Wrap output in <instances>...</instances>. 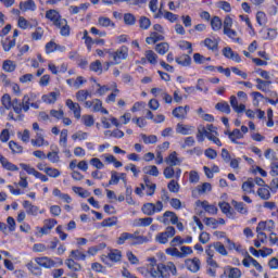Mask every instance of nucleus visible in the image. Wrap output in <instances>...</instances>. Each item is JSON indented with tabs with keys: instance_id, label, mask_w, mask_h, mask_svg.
Listing matches in <instances>:
<instances>
[{
	"instance_id": "nucleus-1",
	"label": "nucleus",
	"mask_w": 278,
	"mask_h": 278,
	"mask_svg": "<svg viewBox=\"0 0 278 278\" xmlns=\"http://www.w3.org/2000/svg\"><path fill=\"white\" fill-rule=\"evenodd\" d=\"M150 275L154 278H170V275H177V266L173 262H167V264L161 263L156 268L150 269Z\"/></svg>"
},
{
	"instance_id": "nucleus-2",
	"label": "nucleus",
	"mask_w": 278,
	"mask_h": 278,
	"mask_svg": "<svg viewBox=\"0 0 278 278\" xmlns=\"http://www.w3.org/2000/svg\"><path fill=\"white\" fill-rule=\"evenodd\" d=\"M1 103L5 108V110H13L15 114L21 115L23 112V102L18 100V98H14L12 100V97H10V94L4 93L1 98Z\"/></svg>"
},
{
	"instance_id": "nucleus-3",
	"label": "nucleus",
	"mask_w": 278,
	"mask_h": 278,
	"mask_svg": "<svg viewBox=\"0 0 278 278\" xmlns=\"http://www.w3.org/2000/svg\"><path fill=\"white\" fill-rule=\"evenodd\" d=\"M164 210V203L162 201H156V203H144L141 207V212L146 216H154V214H160Z\"/></svg>"
},
{
	"instance_id": "nucleus-4",
	"label": "nucleus",
	"mask_w": 278,
	"mask_h": 278,
	"mask_svg": "<svg viewBox=\"0 0 278 278\" xmlns=\"http://www.w3.org/2000/svg\"><path fill=\"white\" fill-rule=\"evenodd\" d=\"M175 233H177L175 227L168 226L165 231L159 232L155 236V242H157L159 244H168V240H170V238H174Z\"/></svg>"
},
{
	"instance_id": "nucleus-5",
	"label": "nucleus",
	"mask_w": 278,
	"mask_h": 278,
	"mask_svg": "<svg viewBox=\"0 0 278 278\" xmlns=\"http://www.w3.org/2000/svg\"><path fill=\"white\" fill-rule=\"evenodd\" d=\"M109 56L112 58L113 61H115V64H121L123 60H127V58L129 56V49L123 46L114 52H109Z\"/></svg>"
},
{
	"instance_id": "nucleus-6",
	"label": "nucleus",
	"mask_w": 278,
	"mask_h": 278,
	"mask_svg": "<svg viewBox=\"0 0 278 278\" xmlns=\"http://www.w3.org/2000/svg\"><path fill=\"white\" fill-rule=\"evenodd\" d=\"M46 18L48 21H50V23H52L54 25V27H56L58 25L62 23H64V18L62 17V15L60 14V12H58V10L55 9H50L46 12Z\"/></svg>"
},
{
	"instance_id": "nucleus-7",
	"label": "nucleus",
	"mask_w": 278,
	"mask_h": 278,
	"mask_svg": "<svg viewBox=\"0 0 278 278\" xmlns=\"http://www.w3.org/2000/svg\"><path fill=\"white\" fill-rule=\"evenodd\" d=\"M35 262L40 266V268L51 269L56 266L55 261L49 256L35 257Z\"/></svg>"
},
{
	"instance_id": "nucleus-8",
	"label": "nucleus",
	"mask_w": 278,
	"mask_h": 278,
	"mask_svg": "<svg viewBox=\"0 0 278 278\" xmlns=\"http://www.w3.org/2000/svg\"><path fill=\"white\" fill-rule=\"evenodd\" d=\"M168 218L172 225H177V223L179 222V217L173 211H166L163 214V217H157L156 220H159L160 223H163V225H168Z\"/></svg>"
},
{
	"instance_id": "nucleus-9",
	"label": "nucleus",
	"mask_w": 278,
	"mask_h": 278,
	"mask_svg": "<svg viewBox=\"0 0 278 278\" xmlns=\"http://www.w3.org/2000/svg\"><path fill=\"white\" fill-rule=\"evenodd\" d=\"M185 266L190 273H199V270H201V260H199V257L187 258Z\"/></svg>"
},
{
	"instance_id": "nucleus-10",
	"label": "nucleus",
	"mask_w": 278,
	"mask_h": 278,
	"mask_svg": "<svg viewBox=\"0 0 278 278\" xmlns=\"http://www.w3.org/2000/svg\"><path fill=\"white\" fill-rule=\"evenodd\" d=\"M23 207L26 210V214L28 216H38V214H45V211H40V207L31 204L29 200H25L23 202Z\"/></svg>"
},
{
	"instance_id": "nucleus-11",
	"label": "nucleus",
	"mask_w": 278,
	"mask_h": 278,
	"mask_svg": "<svg viewBox=\"0 0 278 278\" xmlns=\"http://www.w3.org/2000/svg\"><path fill=\"white\" fill-rule=\"evenodd\" d=\"M65 105L66 108H68V110H71V112H73L74 118H77V121L81 118V106L79 105V103L73 102V100L67 99L65 101Z\"/></svg>"
},
{
	"instance_id": "nucleus-12",
	"label": "nucleus",
	"mask_w": 278,
	"mask_h": 278,
	"mask_svg": "<svg viewBox=\"0 0 278 278\" xmlns=\"http://www.w3.org/2000/svg\"><path fill=\"white\" fill-rule=\"evenodd\" d=\"M163 175L165 179H173L175 177L177 180H179V177H181V168H174L173 165H169L164 168Z\"/></svg>"
},
{
	"instance_id": "nucleus-13",
	"label": "nucleus",
	"mask_w": 278,
	"mask_h": 278,
	"mask_svg": "<svg viewBox=\"0 0 278 278\" xmlns=\"http://www.w3.org/2000/svg\"><path fill=\"white\" fill-rule=\"evenodd\" d=\"M223 55L228 60H233V62H237V63L242 62L240 54L233 52V50L230 47H226L223 49Z\"/></svg>"
},
{
	"instance_id": "nucleus-14",
	"label": "nucleus",
	"mask_w": 278,
	"mask_h": 278,
	"mask_svg": "<svg viewBox=\"0 0 278 278\" xmlns=\"http://www.w3.org/2000/svg\"><path fill=\"white\" fill-rule=\"evenodd\" d=\"M241 190L245 194H255V181L253 178H248V180L242 184Z\"/></svg>"
},
{
	"instance_id": "nucleus-15",
	"label": "nucleus",
	"mask_w": 278,
	"mask_h": 278,
	"mask_svg": "<svg viewBox=\"0 0 278 278\" xmlns=\"http://www.w3.org/2000/svg\"><path fill=\"white\" fill-rule=\"evenodd\" d=\"M230 105L237 114H242V112H247V105H244L243 103L238 104V98L236 96L230 97Z\"/></svg>"
},
{
	"instance_id": "nucleus-16",
	"label": "nucleus",
	"mask_w": 278,
	"mask_h": 278,
	"mask_svg": "<svg viewBox=\"0 0 278 278\" xmlns=\"http://www.w3.org/2000/svg\"><path fill=\"white\" fill-rule=\"evenodd\" d=\"M194 131V127L190 125L177 124L176 134H180L181 136H190Z\"/></svg>"
},
{
	"instance_id": "nucleus-17",
	"label": "nucleus",
	"mask_w": 278,
	"mask_h": 278,
	"mask_svg": "<svg viewBox=\"0 0 278 278\" xmlns=\"http://www.w3.org/2000/svg\"><path fill=\"white\" fill-rule=\"evenodd\" d=\"M55 27L60 29L61 36H64L65 38L71 36V26L68 25V21H66V18H64L63 22L58 24Z\"/></svg>"
},
{
	"instance_id": "nucleus-18",
	"label": "nucleus",
	"mask_w": 278,
	"mask_h": 278,
	"mask_svg": "<svg viewBox=\"0 0 278 278\" xmlns=\"http://www.w3.org/2000/svg\"><path fill=\"white\" fill-rule=\"evenodd\" d=\"M228 135V138L233 144H240L238 140H242L244 138V134L240 131V129L236 128L231 132H226Z\"/></svg>"
},
{
	"instance_id": "nucleus-19",
	"label": "nucleus",
	"mask_w": 278,
	"mask_h": 278,
	"mask_svg": "<svg viewBox=\"0 0 278 278\" xmlns=\"http://www.w3.org/2000/svg\"><path fill=\"white\" fill-rule=\"evenodd\" d=\"M256 194L263 201H268L270 199V185H266L265 187L258 188Z\"/></svg>"
},
{
	"instance_id": "nucleus-20",
	"label": "nucleus",
	"mask_w": 278,
	"mask_h": 278,
	"mask_svg": "<svg viewBox=\"0 0 278 278\" xmlns=\"http://www.w3.org/2000/svg\"><path fill=\"white\" fill-rule=\"evenodd\" d=\"M0 164L2 165V167L5 168V170H11L12 173L18 170V166L8 161V159L3 156V154H0Z\"/></svg>"
},
{
	"instance_id": "nucleus-21",
	"label": "nucleus",
	"mask_w": 278,
	"mask_h": 278,
	"mask_svg": "<svg viewBox=\"0 0 278 278\" xmlns=\"http://www.w3.org/2000/svg\"><path fill=\"white\" fill-rule=\"evenodd\" d=\"M33 147H49V141L45 140L41 132H37L36 138L30 140Z\"/></svg>"
},
{
	"instance_id": "nucleus-22",
	"label": "nucleus",
	"mask_w": 278,
	"mask_h": 278,
	"mask_svg": "<svg viewBox=\"0 0 278 278\" xmlns=\"http://www.w3.org/2000/svg\"><path fill=\"white\" fill-rule=\"evenodd\" d=\"M166 164L168 166H180L181 165V160L177 156V153L174 151L172 152L166 159H165Z\"/></svg>"
},
{
	"instance_id": "nucleus-23",
	"label": "nucleus",
	"mask_w": 278,
	"mask_h": 278,
	"mask_svg": "<svg viewBox=\"0 0 278 278\" xmlns=\"http://www.w3.org/2000/svg\"><path fill=\"white\" fill-rule=\"evenodd\" d=\"M20 10H22V12H36V2H34V0H27L25 2H21L20 3Z\"/></svg>"
},
{
	"instance_id": "nucleus-24",
	"label": "nucleus",
	"mask_w": 278,
	"mask_h": 278,
	"mask_svg": "<svg viewBox=\"0 0 278 278\" xmlns=\"http://www.w3.org/2000/svg\"><path fill=\"white\" fill-rule=\"evenodd\" d=\"M58 97H60V93L52 91L48 94H43L41 97V101H43V103H48V105H51L58 101Z\"/></svg>"
},
{
	"instance_id": "nucleus-25",
	"label": "nucleus",
	"mask_w": 278,
	"mask_h": 278,
	"mask_svg": "<svg viewBox=\"0 0 278 278\" xmlns=\"http://www.w3.org/2000/svg\"><path fill=\"white\" fill-rule=\"evenodd\" d=\"M210 131L204 126L198 127L197 140L198 142H204L205 138H210Z\"/></svg>"
},
{
	"instance_id": "nucleus-26",
	"label": "nucleus",
	"mask_w": 278,
	"mask_h": 278,
	"mask_svg": "<svg viewBox=\"0 0 278 278\" xmlns=\"http://www.w3.org/2000/svg\"><path fill=\"white\" fill-rule=\"evenodd\" d=\"M1 45L3 51L8 52L16 47V39H11L10 37H7L5 39H2Z\"/></svg>"
},
{
	"instance_id": "nucleus-27",
	"label": "nucleus",
	"mask_w": 278,
	"mask_h": 278,
	"mask_svg": "<svg viewBox=\"0 0 278 278\" xmlns=\"http://www.w3.org/2000/svg\"><path fill=\"white\" fill-rule=\"evenodd\" d=\"M225 36L230 38L232 42H237L238 45H242V39L238 37V31L229 28L228 30H224Z\"/></svg>"
},
{
	"instance_id": "nucleus-28",
	"label": "nucleus",
	"mask_w": 278,
	"mask_h": 278,
	"mask_svg": "<svg viewBox=\"0 0 278 278\" xmlns=\"http://www.w3.org/2000/svg\"><path fill=\"white\" fill-rule=\"evenodd\" d=\"M231 205L239 214H249V208H247V205L243 202L232 200Z\"/></svg>"
},
{
	"instance_id": "nucleus-29",
	"label": "nucleus",
	"mask_w": 278,
	"mask_h": 278,
	"mask_svg": "<svg viewBox=\"0 0 278 278\" xmlns=\"http://www.w3.org/2000/svg\"><path fill=\"white\" fill-rule=\"evenodd\" d=\"M65 265L67 266V268H70V270H72L73 273H79V270H81V265L77 262H75L74 258H67L65 261Z\"/></svg>"
},
{
	"instance_id": "nucleus-30",
	"label": "nucleus",
	"mask_w": 278,
	"mask_h": 278,
	"mask_svg": "<svg viewBox=\"0 0 278 278\" xmlns=\"http://www.w3.org/2000/svg\"><path fill=\"white\" fill-rule=\"evenodd\" d=\"M149 239L144 236H138L136 232L132 233L131 242H129L130 247H137V244H144Z\"/></svg>"
},
{
	"instance_id": "nucleus-31",
	"label": "nucleus",
	"mask_w": 278,
	"mask_h": 278,
	"mask_svg": "<svg viewBox=\"0 0 278 278\" xmlns=\"http://www.w3.org/2000/svg\"><path fill=\"white\" fill-rule=\"evenodd\" d=\"M88 97H92V93L86 89L78 90L76 92V101L79 103H84L85 101L88 100Z\"/></svg>"
},
{
	"instance_id": "nucleus-32",
	"label": "nucleus",
	"mask_w": 278,
	"mask_h": 278,
	"mask_svg": "<svg viewBox=\"0 0 278 278\" xmlns=\"http://www.w3.org/2000/svg\"><path fill=\"white\" fill-rule=\"evenodd\" d=\"M153 223V217H146V218H138L135 219L134 226L135 227H149Z\"/></svg>"
},
{
	"instance_id": "nucleus-33",
	"label": "nucleus",
	"mask_w": 278,
	"mask_h": 278,
	"mask_svg": "<svg viewBox=\"0 0 278 278\" xmlns=\"http://www.w3.org/2000/svg\"><path fill=\"white\" fill-rule=\"evenodd\" d=\"M132 238H134V233H131V232H122L119 235V237L117 238L116 243L119 244V245H123V244H125V242H128V244H129V242H131Z\"/></svg>"
},
{
	"instance_id": "nucleus-34",
	"label": "nucleus",
	"mask_w": 278,
	"mask_h": 278,
	"mask_svg": "<svg viewBox=\"0 0 278 278\" xmlns=\"http://www.w3.org/2000/svg\"><path fill=\"white\" fill-rule=\"evenodd\" d=\"M109 260L111 262H121V260H123V252H121L119 250H111L108 254Z\"/></svg>"
},
{
	"instance_id": "nucleus-35",
	"label": "nucleus",
	"mask_w": 278,
	"mask_h": 278,
	"mask_svg": "<svg viewBox=\"0 0 278 278\" xmlns=\"http://www.w3.org/2000/svg\"><path fill=\"white\" fill-rule=\"evenodd\" d=\"M219 210L225 214L228 218L233 216V212H231V205L227 202H219Z\"/></svg>"
},
{
	"instance_id": "nucleus-36",
	"label": "nucleus",
	"mask_w": 278,
	"mask_h": 278,
	"mask_svg": "<svg viewBox=\"0 0 278 278\" xmlns=\"http://www.w3.org/2000/svg\"><path fill=\"white\" fill-rule=\"evenodd\" d=\"M225 273L228 275V278L242 277V271L240 270V268H237V267L228 266Z\"/></svg>"
},
{
	"instance_id": "nucleus-37",
	"label": "nucleus",
	"mask_w": 278,
	"mask_h": 278,
	"mask_svg": "<svg viewBox=\"0 0 278 278\" xmlns=\"http://www.w3.org/2000/svg\"><path fill=\"white\" fill-rule=\"evenodd\" d=\"M255 81L257 90H262V92H266L270 84H273V80H262L261 78H256Z\"/></svg>"
},
{
	"instance_id": "nucleus-38",
	"label": "nucleus",
	"mask_w": 278,
	"mask_h": 278,
	"mask_svg": "<svg viewBox=\"0 0 278 278\" xmlns=\"http://www.w3.org/2000/svg\"><path fill=\"white\" fill-rule=\"evenodd\" d=\"M176 62L180 66H190V64H192V58H190V55H188V54H182V55L176 58Z\"/></svg>"
},
{
	"instance_id": "nucleus-39",
	"label": "nucleus",
	"mask_w": 278,
	"mask_h": 278,
	"mask_svg": "<svg viewBox=\"0 0 278 278\" xmlns=\"http://www.w3.org/2000/svg\"><path fill=\"white\" fill-rule=\"evenodd\" d=\"M215 110H218V112H223V114H231V106H229L228 102H218L215 105Z\"/></svg>"
},
{
	"instance_id": "nucleus-40",
	"label": "nucleus",
	"mask_w": 278,
	"mask_h": 278,
	"mask_svg": "<svg viewBox=\"0 0 278 278\" xmlns=\"http://www.w3.org/2000/svg\"><path fill=\"white\" fill-rule=\"evenodd\" d=\"M144 184H146V188H147V195L153 197L155 194V189L157 188V186L155 184L151 182V180H149L148 177L144 178Z\"/></svg>"
},
{
	"instance_id": "nucleus-41",
	"label": "nucleus",
	"mask_w": 278,
	"mask_h": 278,
	"mask_svg": "<svg viewBox=\"0 0 278 278\" xmlns=\"http://www.w3.org/2000/svg\"><path fill=\"white\" fill-rule=\"evenodd\" d=\"M168 49H170L168 42H161L155 46V51L159 55H166V53H168Z\"/></svg>"
},
{
	"instance_id": "nucleus-42",
	"label": "nucleus",
	"mask_w": 278,
	"mask_h": 278,
	"mask_svg": "<svg viewBox=\"0 0 278 278\" xmlns=\"http://www.w3.org/2000/svg\"><path fill=\"white\" fill-rule=\"evenodd\" d=\"M89 71H92V73H98V75H101L103 73V64H101V61L99 60L91 62L89 65Z\"/></svg>"
},
{
	"instance_id": "nucleus-43",
	"label": "nucleus",
	"mask_w": 278,
	"mask_h": 278,
	"mask_svg": "<svg viewBox=\"0 0 278 278\" xmlns=\"http://www.w3.org/2000/svg\"><path fill=\"white\" fill-rule=\"evenodd\" d=\"M211 27L213 31H220V29H223V21L220 20V17L214 16L211 20Z\"/></svg>"
},
{
	"instance_id": "nucleus-44",
	"label": "nucleus",
	"mask_w": 278,
	"mask_h": 278,
	"mask_svg": "<svg viewBox=\"0 0 278 278\" xmlns=\"http://www.w3.org/2000/svg\"><path fill=\"white\" fill-rule=\"evenodd\" d=\"M2 68L5 73H14L16 71V63L12 60H7L2 64Z\"/></svg>"
},
{
	"instance_id": "nucleus-45",
	"label": "nucleus",
	"mask_w": 278,
	"mask_h": 278,
	"mask_svg": "<svg viewBox=\"0 0 278 278\" xmlns=\"http://www.w3.org/2000/svg\"><path fill=\"white\" fill-rule=\"evenodd\" d=\"M202 207L205 212H207V214H211L212 216L218 214V207L208 204L207 201L202 202Z\"/></svg>"
},
{
	"instance_id": "nucleus-46",
	"label": "nucleus",
	"mask_w": 278,
	"mask_h": 278,
	"mask_svg": "<svg viewBox=\"0 0 278 278\" xmlns=\"http://www.w3.org/2000/svg\"><path fill=\"white\" fill-rule=\"evenodd\" d=\"M212 247L217 253H219V255H223V256L228 255L227 249L225 248V244H223L222 242H218V241L214 242L212 243Z\"/></svg>"
},
{
	"instance_id": "nucleus-47",
	"label": "nucleus",
	"mask_w": 278,
	"mask_h": 278,
	"mask_svg": "<svg viewBox=\"0 0 278 278\" xmlns=\"http://www.w3.org/2000/svg\"><path fill=\"white\" fill-rule=\"evenodd\" d=\"M144 55L149 64H152V65L157 64V54L153 50H147L144 52Z\"/></svg>"
},
{
	"instance_id": "nucleus-48",
	"label": "nucleus",
	"mask_w": 278,
	"mask_h": 278,
	"mask_svg": "<svg viewBox=\"0 0 278 278\" xmlns=\"http://www.w3.org/2000/svg\"><path fill=\"white\" fill-rule=\"evenodd\" d=\"M71 257H73V260H76L77 262H85L86 253L81 252V250H72Z\"/></svg>"
},
{
	"instance_id": "nucleus-49",
	"label": "nucleus",
	"mask_w": 278,
	"mask_h": 278,
	"mask_svg": "<svg viewBox=\"0 0 278 278\" xmlns=\"http://www.w3.org/2000/svg\"><path fill=\"white\" fill-rule=\"evenodd\" d=\"M98 25L100 27H115V24L113 23V21L110 20V17H104V16H100L98 18Z\"/></svg>"
},
{
	"instance_id": "nucleus-50",
	"label": "nucleus",
	"mask_w": 278,
	"mask_h": 278,
	"mask_svg": "<svg viewBox=\"0 0 278 278\" xmlns=\"http://www.w3.org/2000/svg\"><path fill=\"white\" fill-rule=\"evenodd\" d=\"M67 143H68V129H63L61 130L59 144H61V147L66 149Z\"/></svg>"
},
{
	"instance_id": "nucleus-51",
	"label": "nucleus",
	"mask_w": 278,
	"mask_h": 278,
	"mask_svg": "<svg viewBox=\"0 0 278 278\" xmlns=\"http://www.w3.org/2000/svg\"><path fill=\"white\" fill-rule=\"evenodd\" d=\"M173 116H175V118H180L184 119L186 118V109H184V106H177L173 110L172 112Z\"/></svg>"
},
{
	"instance_id": "nucleus-52",
	"label": "nucleus",
	"mask_w": 278,
	"mask_h": 278,
	"mask_svg": "<svg viewBox=\"0 0 278 278\" xmlns=\"http://www.w3.org/2000/svg\"><path fill=\"white\" fill-rule=\"evenodd\" d=\"M204 46L211 51H216L218 49V41L216 39L206 38Z\"/></svg>"
},
{
	"instance_id": "nucleus-53",
	"label": "nucleus",
	"mask_w": 278,
	"mask_h": 278,
	"mask_svg": "<svg viewBox=\"0 0 278 278\" xmlns=\"http://www.w3.org/2000/svg\"><path fill=\"white\" fill-rule=\"evenodd\" d=\"M30 106H31V96L25 94L22 99L23 112H29Z\"/></svg>"
},
{
	"instance_id": "nucleus-54",
	"label": "nucleus",
	"mask_w": 278,
	"mask_h": 278,
	"mask_svg": "<svg viewBox=\"0 0 278 278\" xmlns=\"http://www.w3.org/2000/svg\"><path fill=\"white\" fill-rule=\"evenodd\" d=\"M118 218L116 216L109 217L102 220L101 227H114V225H117Z\"/></svg>"
},
{
	"instance_id": "nucleus-55",
	"label": "nucleus",
	"mask_w": 278,
	"mask_h": 278,
	"mask_svg": "<svg viewBox=\"0 0 278 278\" xmlns=\"http://www.w3.org/2000/svg\"><path fill=\"white\" fill-rule=\"evenodd\" d=\"M140 136H141L144 144H155L157 142V136H155V135L147 136L144 134H141Z\"/></svg>"
},
{
	"instance_id": "nucleus-56",
	"label": "nucleus",
	"mask_w": 278,
	"mask_h": 278,
	"mask_svg": "<svg viewBox=\"0 0 278 278\" xmlns=\"http://www.w3.org/2000/svg\"><path fill=\"white\" fill-rule=\"evenodd\" d=\"M26 266L33 275H42V269H40L38 265L34 264V262L30 261Z\"/></svg>"
},
{
	"instance_id": "nucleus-57",
	"label": "nucleus",
	"mask_w": 278,
	"mask_h": 278,
	"mask_svg": "<svg viewBox=\"0 0 278 278\" xmlns=\"http://www.w3.org/2000/svg\"><path fill=\"white\" fill-rule=\"evenodd\" d=\"M46 175H48V177H52L53 179H58V177H60V175H62V173L58 168L48 167L46 169Z\"/></svg>"
},
{
	"instance_id": "nucleus-58",
	"label": "nucleus",
	"mask_w": 278,
	"mask_h": 278,
	"mask_svg": "<svg viewBox=\"0 0 278 278\" xmlns=\"http://www.w3.org/2000/svg\"><path fill=\"white\" fill-rule=\"evenodd\" d=\"M167 188H168L169 192L177 194V192H179V188H181V186H179V182H177V180H170L167 185Z\"/></svg>"
},
{
	"instance_id": "nucleus-59",
	"label": "nucleus",
	"mask_w": 278,
	"mask_h": 278,
	"mask_svg": "<svg viewBox=\"0 0 278 278\" xmlns=\"http://www.w3.org/2000/svg\"><path fill=\"white\" fill-rule=\"evenodd\" d=\"M46 157L51 164H58V162H60V154H58V151L49 152Z\"/></svg>"
},
{
	"instance_id": "nucleus-60",
	"label": "nucleus",
	"mask_w": 278,
	"mask_h": 278,
	"mask_svg": "<svg viewBox=\"0 0 278 278\" xmlns=\"http://www.w3.org/2000/svg\"><path fill=\"white\" fill-rule=\"evenodd\" d=\"M9 148L11 149L12 153H23V146L18 144L15 141H10Z\"/></svg>"
},
{
	"instance_id": "nucleus-61",
	"label": "nucleus",
	"mask_w": 278,
	"mask_h": 278,
	"mask_svg": "<svg viewBox=\"0 0 278 278\" xmlns=\"http://www.w3.org/2000/svg\"><path fill=\"white\" fill-rule=\"evenodd\" d=\"M42 36H45V29L42 27H37L34 33H31L33 40H42Z\"/></svg>"
},
{
	"instance_id": "nucleus-62",
	"label": "nucleus",
	"mask_w": 278,
	"mask_h": 278,
	"mask_svg": "<svg viewBox=\"0 0 278 278\" xmlns=\"http://www.w3.org/2000/svg\"><path fill=\"white\" fill-rule=\"evenodd\" d=\"M124 23L125 25H136V16L131 13H125Z\"/></svg>"
},
{
	"instance_id": "nucleus-63",
	"label": "nucleus",
	"mask_w": 278,
	"mask_h": 278,
	"mask_svg": "<svg viewBox=\"0 0 278 278\" xmlns=\"http://www.w3.org/2000/svg\"><path fill=\"white\" fill-rule=\"evenodd\" d=\"M59 49H60V46L54 41H50L46 43V53H53V51H58Z\"/></svg>"
},
{
	"instance_id": "nucleus-64",
	"label": "nucleus",
	"mask_w": 278,
	"mask_h": 278,
	"mask_svg": "<svg viewBox=\"0 0 278 278\" xmlns=\"http://www.w3.org/2000/svg\"><path fill=\"white\" fill-rule=\"evenodd\" d=\"M81 121L86 127L94 125V117L92 115H83Z\"/></svg>"
}]
</instances>
